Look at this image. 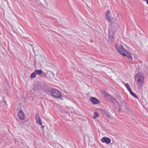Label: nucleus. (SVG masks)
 I'll list each match as a JSON object with an SVG mask.
<instances>
[{
  "label": "nucleus",
  "mask_w": 148,
  "mask_h": 148,
  "mask_svg": "<svg viewBox=\"0 0 148 148\" xmlns=\"http://www.w3.org/2000/svg\"><path fill=\"white\" fill-rule=\"evenodd\" d=\"M108 38L109 40L108 41H110V42H112L113 40V37L111 35H110L108 33Z\"/></svg>",
  "instance_id": "obj_20"
},
{
  "label": "nucleus",
  "mask_w": 148,
  "mask_h": 148,
  "mask_svg": "<svg viewBox=\"0 0 148 148\" xmlns=\"http://www.w3.org/2000/svg\"><path fill=\"white\" fill-rule=\"evenodd\" d=\"M125 56H127L128 58L132 60L133 58L132 56V54L129 52L127 51L125 53Z\"/></svg>",
  "instance_id": "obj_15"
},
{
  "label": "nucleus",
  "mask_w": 148,
  "mask_h": 148,
  "mask_svg": "<svg viewBox=\"0 0 148 148\" xmlns=\"http://www.w3.org/2000/svg\"><path fill=\"white\" fill-rule=\"evenodd\" d=\"M113 32H112V35H113Z\"/></svg>",
  "instance_id": "obj_32"
},
{
  "label": "nucleus",
  "mask_w": 148,
  "mask_h": 148,
  "mask_svg": "<svg viewBox=\"0 0 148 148\" xmlns=\"http://www.w3.org/2000/svg\"><path fill=\"white\" fill-rule=\"evenodd\" d=\"M118 101V100L116 99V98H115L114 97L112 99V100L111 102L114 105L116 103V102Z\"/></svg>",
  "instance_id": "obj_21"
},
{
  "label": "nucleus",
  "mask_w": 148,
  "mask_h": 148,
  "mask_svg": "<svg viewBox=\"0 0 148 148\" xmlns=\"http://www.w3.org/2000/svg\"><path fill=\"white\" fill-rule=\"evenodd\" d=\"M117 98L120 103V108L121 112L123 110V105L126 102L122 98L120 95H119L117 96Z\"/></svg>",
  "instance_id": "obj_4"
},
{
  "label": "nucleus",
  "mask_w": 148,
  "mask_h": 148,
  "mask_svg": "<svg viewBox=\"0 0 148 148\" xmlns=\"http://www.w3.org/2000/svg\"><path fill=\"white\" fill-rule=\"evenodd\" d=\"M41 89L43 90L44 92L48 93L50 92V90L48 86L45 84L42 83Z\"/></svg>",
  "instance_id": "obj_9"
},
{
  "label": "nucleus",
  "mask_w": 148,
  "mask_h": 148,
  "mask_svg": "<svg viewBox=\"0 0 148 148\" xmlns=\"http://www.w3.org/2000/svg\"><path fill=\"white\" fill-rule=\"evenodd\" d=\"M123 107H124L123 109L129 112L131 111V109L128 107L127 103V102L124 103L123 105Z\"/></svg>",
  "instance_id": "obj_16"
},
{
  "label": "nucleus",
  "mask_w": 148,
  "mask_h": 148,
  "mask_svg": "<svg viewBox=\"0 0 148 148\" xmlns=\"http://www.w3.org/2000/svg\"><path fill=\"white\" fill-rule=\"evenodd\" d=\"M35 73H36V75H40L43 72L42 70L41 69H38L36 70L35 71Z\"/></svg>",
  "instance_id": "obj_18"
},
{
  "label": "nucleus",
  "mask_w": 148,
  "mask_h": 148,
  "mask_svg": "<svg viewBox=\"0 0 148 148\" xmlns=\"http://www.w3.org/2000/svg\"><path fill=\"white\" fill-rule=\"evenodd\" d=\"M90 101L94 105L99 104L101 103V102L99 100L97 99L96 98L94 97H90Z\"/></svg>",
  "instance_id": "obj_7"
},
{
  "label": "nucleus",
  "mask_w": 148,
  "mask_h": 148,
  "mask_svg": "<svg viewBox=\"0 0 148 148\" xmlns=\"http://www.w3.org/2000/svg\"><path fill=\"white\" fill-rule=\"evenodd\" d=\"M128 91L130 92V94L133 92L131 88L129 89L128 90Z\"/></svg>",
  "instance_id": "obj_27"
},
{
  "label": "nucleus",
  "mask_w": 148,
  "mask_h": 148,
  "mask_svg": "<svg viewBox=\"0 0 148 148\" xmlns=\"http://www.w3.org/2000/svg\"><path fill=\"white\" fill-rule=\"evenodd\" d=\"M41 83H37L34 87V90L37 91L40 90L42 88Z\"/></svg>",
  "instance_id": "obj_12"
},
{
  "label": "nucleus",
  "mask_w": 148,
  "mask_h": 148,
  "mask_svg": "<svg viewBox=\"0 0 148 148\" xmlns=\"http://www.w3.org/2000/svg\"><path fill=\"white\" fill-rule=\"evenodd\" d=\"M101 141L103 143L109 144L110 143L111 140L110 138L108 137H104L101 139Z\"/></svg>",
  "instance_id": "obj_8"
},
{
  "label": "nucleus",
  "mask_w": 148,
  "mask_h": 148,
  "mask_svg": "<svg viewBox=\"0 0 148 148\" xmlns=\"http://www.w3.org/2000/svg\"><path fill=\"white\" fill-rule=\"evenodd\" d=\"M18 109L19 110L17 113V115L21 120H23L25 118V116L24 114V112L22 111L21 107L19 108Z\"/></svg>",
  "instance_id": "obj_3"
},
{
  "label": "nucleus",
  "mask_w": 148,
  "mask_h": 148,
  "mask_svg": "<svg viewBox=\"0 0 148 148\" xmlns=\"http://www.w3.org/2000/svg\"><path fill=\"white\" fill-rule=\"evenodd\" d=\"M41 128L42 129H44V126L43 125H41Z\"/></svg>",
  "instance_id": "obj_28"
},
{
  "label": "nucleus",
  "mask_w": 148,
  "mask_h": 148,
  "mask_svg": "<svg viewBox=\"0 0 148 148\" xmlns=\"http://www.w3.org/2000/svg\"><path fill=\"white\" fill-rule=\"evenodd\" d=\"M130 94L136 99H138V98L137 95L134 92H132Z\"/></svg>",
  "instance_id": "obj_23"
},
{
  "label": "nucleus",
  "mask_w": 148,
  "mask_h": 148,
  "mask_svg": "<svg viewBox=\"0 0 148 148\" xmlns=\"http://www.w3.org/2000/svg\"><path fill=\"white\" fill-rule=\"evenodd\" d=\"M99 114L98 112L96 111L94 112V115L93 117V118L94 119L98 118L99 117Z\"/></svg>",
  "instance_id": "obj_19"
},
{
  "label": "nucleus",
  "mask_w": 148,
  "mask_h": 148,
  "mask_svg": "<svg viewBox=\"0 0 148 148\" xmlns=\"http://www.w3.org/2000/svg\"><path fill=\"white\" fill-rule=\"evenodd\" d=\"M101 111L102 113L105 114L108 118L110 117V114L108 111H106V110H101Z\"/></svg>",
  "instance_id": "obj_17"
},
{
  "label": "nucleus",
  "mask_w": 148,
  "mask_h": 148,
  "mask_svg": "<svg viewBox=\"0 0 148 148\" xmlns=\"http://www.w3.org/2000/svg\"><path fill=\"white\" fill-rule=\"evenodd\" d=\"M45 1H46V0H44Z\"/></svg>",
  "instance_id": "obj_34"
},
{
  "label": "nucleus",
  "mask_w": 148,
  "mask_h": 148,
  "mask_svg": "<svg viewBox=\"0 0 148 148\" xmlns=\"http://www.w3.org/2000/svg\"><path fill=\"white\" fill-rule=\"evenodd\" d=\"M106 19L108 20V22L110 23V25H112L113 24V22L112 20L113 18L112 17L110 16V15H106Z\"/></svg>",
  "instance_id": "obj_13"
},
{
  "label": "nucleus",
  "mask_w": 148,
  "mask_h": 148,
  "mask_svg": "<svg viewBox=\"0 0 148 148\" xmlns=\"http://www.w3.org/2000/svg\"><path fill=\"white\" fill-rule=\"evenodd\" d=\"M69 112H66L65 113L67 115H69Z\"/></svg>",
  "instance_id": "obj_29"
},
{
  "label": "nucleus",
  "mask_w": 148,
  "mask_h": 148,
  "mask_svg": "<svg viewBox=\"0 0 148 148\" xmlns=\"http://www.w3.org/2000/svg\"><path fill=\"white\" fill-rule=\"evenodd\" d=\"M137 84L138 85L139 88L141 89L143 85V82L144 80H141L140 79H137Z\"/></svg>",
  "instance_id": "obj_11"
},
{
  "label": "nucleus",
  "mask_w": 148,
  "mask_h": 148,
  "mask_svg": "<svg viewBox=\"0 0 148 148\" xmlns=\"http://www.w3.org/2000/svg\"><path fill=\"white\" fill-rule=\"evenodd\" d=\"M110 15V12L109 10H108L106 12V15Z\"/></svg>",
  "instance_id": "obj_25"
},
{
  "label": "nucleus",
  "mask_w": 148,
  "mask_h": 148,
  "mask_svg": "<svg viewBox=\"0 0 148 148\" xmlns=\"http://www.w3.org/2000/svg\"><path fill=\"white\" fill-rule=\"evenodd\" d=\"M50 95L54 98L63 99L64 97L61 94V92L59 90L53 88H51L50 90Z\"/></svg>",
  "instance_id": "obj_1"
},
{
  "label": "nucleus",
  "mask_w": 148,
  "mask_h": 148,
  "mask_svg": "<svg viewBox=\"0 0 148 148\" xmlns=\"http://www.w3.org/2000/svg\"><path fill=\"white\" fill-rule=\"evenodd\" d=\"M36 74L34 71V72L31 74L30 77L32 78H34L36 77Z\"/></svg>",
  "instance_id": "obj_22"
},
{
  "label": "nucleus",
  "mask_w": 148,
  "mask_h": 148,
  "mask_svg": "<svg viewBox=\"0 0 148 148\" xmlns=\"http://www.w3.org/2000/svg\"><path fill=\"white\" fill-rule=\"evenodd\" d=\"M4 103H5V104H6V103H7V102H6V101H5L4 102Z\"/></svg>",
  "instance_id": "obj_31"
},
{
  "label": "nucleus",
  "mask_w": 148,
  "mask_h": 148,
  "mask_svg": "<svg viewBox=\"0 0 148 148\" xmlns=\"http://www.w3.org/2000/svg\"><path fill=\"white\" fill-rule=\"evenodd\" d=\"M115 108L117 110V111L119 113H121V110L120 108V105L119 102L118 101L114 105Z\"/></svg>",
  "instance_id": "obj_10"
},
{
  "label": "nucleus",
  "mask_w": 148,
  "mask_h": 148,
  "mask_svg": "<svg viewBox=\"0 0 148 148\" xmlns=\"http://www.w3.org/2000/svg\"><path fill=\"white\" fill-rule=\"evenodd\" d=\"M114 47H115V48L117 49V51H118V49H119V46H118L117 45H114Z\"/></svg>",
  "instance_id": "obj_26"
},
{
  "label": "nucleus",
  "mask_w": 148,
  "mask_h": 148,
  "mask_svg": "<svg viewBox=\"0 0 148 148\" xmlns=\"http://www.w3.org/2000/svg\"><path fill=\"white\" fill-rule=\"evenodd\" d=\"M135 80H137V79H140L141 80H144V76L141 72L137 73L135 75Z\"/></svg>",
  "instance_id": "obj_6"
},
{
  "label": "nucleus",
  "mask_w": 148,
  "mask_h": 148,
  "mask_svg": "<svg viewBox=\"0 0 148 148\" xmlns=\"http://www.w3.org/2000/svg\"><path fill=\"white\" fill-rule=\"evenodd\" d=\"M33 50L34 51V49H33Z\"/></svg>",
  "instance_id": "obj_33"
},
{
  "label": "nucleus",
  "mask_w": 148,
  "mask_h": 148,
  "mask_svg": "<svg viewBox=\"0 0 148 148\" xmlns=\"http://www.w3.org/2000/svg\"><path fill=\"white\" fill-rule=\"evenodd\" d=\"M118 51L120 54L123 56H125L126 55L125 53L127 51L124 48L123 45L120 44L119 46Z\"/></svg>",
  "instance_id": "obj_2"
},
{
  "label": "nucleus",
  "mask_w": 148,
  "mask_h": 148,
  "mask_svg": "<svg viewBox=\"0 0 148 148\" xmlns=\"http://www.w3.org/2000/svg\"><path fill=\"white\" fill-rule=\"evenodd\" d=\"M125 86V87L127 88V90H128L130 88V86L128 83H125L124 84Z\"/></svg>",
  "instance_id": "obj_24"
},
{
  "label": "nucleus",
  "mask_w": 148,
  "mask_h": 148,
  "mask_svg": "<svg viewBox=\"0 0 148 148\" xmlns=\"http://www.w3.org/2000/svg\"><path fill=\"white\" fill-rule=\"evenodd\" d=\"M102 92L104 95V97L108 100L111 101L114 97H113L107 92L105 90H103Z\"/></svg>",
  "instance_id": "obj_5"
},
{
  "label": "nucleus",
  "mask_w": 148,
  "mask_h": 148,
  "mask_svg": "<svg viewBox=\"0 0 148 148\" xmlns=\"http://www.w3.org/2000/svg\"><path fill=\"white\" fill-rule=\"evenodd\" d=\"M36 123L39 124L40 125H42V122H41V119L40 117V116L38 114H36Z\"/></svg>",
  "instance_id": "obj_14"
},
{
  "label": "nucleus",
  "mask_w": 148,
  "mask_h": 148,
  "mask_svg": "<svg viewBox=\"0 0 148 148\" xmlns=\"http://www.w3.org/2000/svg\"><path fill=\"white\" fill-rule=\"evenodd\" d=\"M146 3L147 5H148V0L146 1Z\"/></svg>",
  "instance_id": "obj_30"
}]
</instances>
